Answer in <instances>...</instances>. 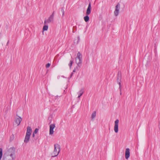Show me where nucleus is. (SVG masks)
Returning a JSON list of instances; mask_svg holds the SVG:
<instances>
[{
  "label": "nucleus",
  "instance_id": "f257e3e1",
  "mask_svg": "<svg viewBox=\"0 0 160 160\" xmlns=\"http://www.w3.org/2000/svg\"><path fill=\"white\" fill-rule=\"evenodd\" d=\"M16 148L13 147L8 149L4 154L2 160H14L16 158Z\"/></svg>",
  "mask_w": 160,
  "mask_h": 160
},
{
  "label": "nucleus",
  "instance_id": "f03ea898",
  "mask_svg": "<svg viewBox=\"0 0 160 160\" xmlns=\"http://www.w3.org/2000/svg\"><path fill=\"white\" fill-rule=\"evenodd\" d=\"M60 146L58 143L54 145V149L52 154V157H55L58 156L60 151Z\"/></svg>",
  "mask_w": 160,
  "mask_h": 160
},
{
  "label": "nucleus",
  "instance_id": "7ed1b4c3",
  "mask_svg": "<svg viewBox=\"0 0 160 160\" xmlns=\"http://www.w3.org/2000/svg\"><path fill=\"white\" fill-rule=\"evenodd\" d=\"M22 120V118L16 115L14 121L17 126H18L20 124Z\"/></svg>",
  "mask_w": 160,
  "mask_h": 160
},
{
  "label": "nucleus",
  "instance_id": "20e7f679",
  "mask_svg": "<svg viewBox=\"0 0 160 160\" xmlns=\"http://www.w3.org/2000/svg\"><path fill=\"white\" fill-rule=\"evenodd\" d=\"M119 121L118 119H117L115 121L114 126V130L116 133H117L118 131V123Z\"/></svg>",
  "mask_w": 160,
  "mask_h": 160
},
{
  "label": "nucleus",
  "instance_id": "39448f33",
  "mask_svg": "<svg viewBox=\"0 0 160 160\" xmlns=\"http://www.w3.org/2000/svg\"><path fill=\"white\" fill-rule=\"evenodd\" d=\"M120 8V5L119 3H118L115 6V9L114 11V14L116 16H117L118 14Z\"/></svg>",
  "mask_w": 160,
  "mask_h": 160
},
{
  "label": "nucleus",
  "instance_id": "423d86ee",
  "mask_svg": "<svg viewBox=\"0 0 160 160\" xmlns=\"http://www.w3.org/2000/svg\"><path fill=\"white\" fill-rule=\"evenodd\" d=\"M54 124H52L50 125L49 134L52 135L54 133L53 129L55 128Z\"/></svg>",
  "mask_w": 160,
  "mask_h": 160
},
{
  "label": "nucleus",
  "instance_id": "0eeeda50",
  "mask_svg": "<svg viewBox=\"0 0 160 160\" xmlns=\"http://www.w3.org/2000/svg\"><path fill=\"white\" fill-rule=\"evenodd\" d=\"M130 157V149L129 148L126 149L125 152V158L127 159Z\"/></svg>",
  "mask_w": 160,
  "mask_h": 160
},
{
  "label": "nucleus",
  "instance_id": "6e6552de",
  "mask_svg": "<svg viewBox=\"0 0 160 160\" xmlns=\"http://www.w3.org/2000/svg\"><path fill=\"white\" fill-rule=\"evenodd\" d=\"M75 61L77 65L76 68H78V67L79 68H80L81 66V63H82V60L75 58Z\"/></svg>",
  "mask_w": 160,
  "mask_h": 160
},
{
  "label": "nucleus",
  "instance_id": "1a4fd4ad",
  "mask_svg": "<svg viewBox=\"0 0 160 160\" xmlns=\"http://www.w3.org/2000/svg\"><path fill=\"white\" fill-rule=\"evenodd\" d=\"M31 132L32 129L29 126L28 127H27V132L26 135L30 136Z\"/></svg>",
  "mask_w": 160,
  "mask_h": 160
},
{
  "label": "nucleus",
  "instance_id": "9d476101",
  "mask_svg": "<svg viewBox=\"0 0 160 160\" xmlns=\"http://www.w3.org/2000/svg\"><path fill=\"white\" fill-rule=\"evenodd\" d=\"M91 3L90 2L87 10L86 14L87 15L90 14L91 12Z\"/></svg>",
  "mask_w": 160,
  "mask_h": 160
},
{
  "label": "nucleus",
  "instance_id": "9b49d317",
  "mask_svg": "<svg viewBox=\"0 0 160 160\" xmlns=\"http://www.w3.org/2000/svg\"><path fill=\"white\" fill-rule=\"evenodd\" d=\"M82 54L79 52H78L77 53V56L75 58L78 59L79 60H82Z\"/></svg>",
  "mask_w": 160,
  "mask_h": 160
},
{
  "label": "nucleus",
  "instance_id": "f8f14e48",
  "mask_svg": "<svg viewBox=\"0 0 160 160\" xmlns=\"http://www.w3.org/2000/svg\"><path fill=\"white\" fill-rule=\"evenodd\" d=\"M84 89L83 88L81 89L78 92V98H79L81 96L83 93Z\"/></svg>",
  "mask_w": 160,
  "mask_h": 160
},
{
  "label": "nucleus",
  "instance_id": "ddd939ff",
  "mask_svg": "<svg viewBox=\"0 0 160 160\" xmlns=\"http://www.w3.org/2000/svg\"><path fill=\"white\" fill-rule=\"evenodd\" d=\"M30 138V136H25V138L24 140V142L26 143L28 142L29 141Z\"/></svg>",
  "mask_w": 160,
  "mask_h": 160
},
{
  "label": "nucleus",
  "instance_id": "4468645a",
  "mask_svg": "<svg viewBox=\"0 0 160 160\" xmlns=\"http://www.w3.org/2000/svg\"><path fill=\"white\" fill-rule=\"evenodd\" d=\"M96 115V111H94L91 115V118L92 119H94Z\"/></svg>",
  "mask_w": 160,
  "mask_h": 160
},
{
  "label": "nucleus",
  "instance_id": "2eb2a0df",
  "mask_svg": "<svg viewBox=\"0 0 160 160\" xmlns=\"http://www.w3.org/2000/svg\"><path fill=\"white\" fill-rule=\"evenodd\" d=\"M84 21L86 22H88L89 20V17L88 16V15H87L86 16L84 17Z\"/></svg>",
  "mask_w": 160,
  "mask_h": 160
},
{
  "label": "nucleus",
  "instance_id": "dca6fc26",
  "mask_svg": "<svg viewBox=\"0 0 160 160\" xmlns=\"http://www.w3.org/2000/svg\"><path fill=\"white\" fill-rule=\"evenodd\" d=\"M2 148H0V160L2 158Z\"/></svg>",
  "mask_w": 160,
  "mask_h": 160
},
{
  "label": "nucleus",
  "instance_id": "f3484780",
  "mask_svg": "<svg viewBox=\"0 0 160 160\" xmlns=\"http://www.w3.org/2000/svg\"><path fill=\"white\" fill-rule=\"evenodd\" d=\"M48 19L49 20V21H51V22H53V18L52 16H50Z\"/></svg>",
  "mask_w": 160,
  "mask_h": 160
},
{
  "label": "nucleus",
  "instance_id": "a211bd4d",
  "mask_svg": "<svg viewBox=\"0 0 160 160\" xmlns=\"http://www.w3.org/2000/svg\"><path fill=\"white\" fill-rule=\"evenodd\" d=\"M48 25H45L43 28V31H47L48 30Z\"/></svg>",
  "mask_w": 160,
  "mask_h": 160
},
{
  "label": "nucleus",
  "instance_id": "6ab92c4d",
  "mask_svg": "<svg viewBox=\"0 0 160 160\" xmlns=\"http://www.w3.org/2000/svg\"><path fill=\"white\" fill-rule=\"evenodd\" d=\"M51 22V21H49V20L48 19L47 20H45L44 22V23L45 24H46L48 23Z\"/></svg>",
  "mask_w": 160,
  "mask_h": 160
},
{
  "label": "nucleus",
  "instance_id": "aec40b11",
  "mask_svg": "<svg viewBox=\"0 0 160 160\" xmlns=\"http://www.w3.org/2000/svg\"><path fill=\"white\" fill-rule=\"evenodd\" d=\"M73 62V60H70V63L68 64V65L69 66L70 68H71Z\"/></svg>",
  "mask_w": 160,
  "mask_h": 160
},
{
  "label": "nucleus",
  "instance_id": "412c9836",
  "mask_svg": "<svg viewBox=\"0 0 160 160\" xmlns=\"http://www.w3.org/2000/svg\"><path fill=\"white\" fill-rule=\"evenodd\" d=\"M38 130H39L38 128H36L33 133L36 134L38 132Z\"/></svg>",
  "mask_w": 160,
  "mask_h": 160
},
{
  "label": "nucleus",
  "instance_id": "4be33fe9",
  "mask_svg": "<svg viewBox=\"0 0 160 160\" xmlns=\"http://www.w3.org/2000/svg\"><path fill=\"white\" fill-rule=\"evenodd\" d=\"M50 64L49 63H48L46 64V67L47 68H49L50 67Z\"/></svg>",
  "mask_w": 160,
  "mask_h": 160
},
{
  "label": "nucleus",
  "instance_id": "5701e85b",
  "mask_svg": "<svg viewBox=\"0 0 160 160\" xmlns=\"http://www.w3.org/2000/svg\"><path fill=\"white\" fill-rule=\"evenodd\" d=\"M119 88H120V91H121V83L120 82H119Z\"/></svg>",
  "mask_w": 160,
  "mask_h": 160
},
{
  "label": "nucleus",
  "instance_id": "b1692460",
  "mask_svg": "<svg viewBox=\"0 0 160 160\" xmlns=\"http://www.w3.org/2000/svg\"><path fill=\"white\" fill-rule=\"evenodd\" d=\"M54 12H53L50 15V16H52V17L54 18Z\"/></svg>",
  "mask_w": 160,
  "mask_h": 160
},
{
  "label": "nucleus",
  "instance_id": "393cba45",
  "mask_svg": "<svg viewBox=\"0 0 160 160\" xmlns=\"http://www.w3.org/2000/svg\"><path fill=\"white\" fill-rule=\"evenodd\" d=\"M73 72H72V73L71 74V75L70 76V78H71L72 77V75H73Z\"/></svg>",
  "mask_w": 160,
  "mask_h": 160
},
{
  "label": "nucleus",
  "instance_id": "a878e982",
  "mask_svg": "<svg viewBox=\"0 0 160 160\" xmlns=\"http://www.w3.org/2000/svg\"><path fill=\"white\" fill-rule=\"evenodd\" d=\"M64 10H63V12H62V16H64Z\"/></svg>",
  "mask_w": 160,
  "mask_h": 160
},
{
  "label": "nucleus",
  "instance_id": "bb28decb",
  "mask_svg": "<svg viewBox=\"0 0 160 160\" xmlns=\"http://www.w3.org/2000/svg\"><path fill=\"white\" fill-rule=\"evenodd\" d=\"M35 134L34 133H33V134H32V136L33 137V138L34 137H35Z\"/></svg>",
  "mask_w": 160,
  "mask_h": 160
},
{
  "label": "nucleus",
  "instance_id": "cd10ccee",
  "mask_svg": "<svg viewBox=\"0 0 160 160\" xmlns=\"http://www.w3.org/2000/svg\"><path fill=\"white\" fill-rule=\"evenodd\" d=\"M76 72V69H74L73 71V72Z\"/></svg>",
  "mask_w": 160,
  "mask_h": 160
},
{
  "label": "nucleus",
  "instance_id": "c85d7f7f",
  "mask_svg": "<svg viewBox=\"0 0 160 160\" xmlns=\"http://www.w3.org/2000/svg\"><path fill=\"white\" fill-rule=\"evenodd\" d=\"M78 40L79 41L80 40V38L79 37H78Z\"/></svg>",
  "mask_w": 160,
  "mask_h": 160
},
{
  "label": "nucleus",
  "instance_id": "c756f323",
  "mask_svg": "<svg viewBox=\"0 0 160 160\" xmlns=\"http://www.w3.org/2000/svg\"><path fill=\"white\" fill-rule=\"evenodd\" d=\"M7 112V111H5V112L6 113Z\"/></svg>",
  "mask_w": 160,
  "mask_h": 160
}]
</instances>
